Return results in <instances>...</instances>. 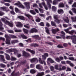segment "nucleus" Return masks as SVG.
Returning <instances> with one entry per match:
<instances>
[{"instance_id":"nucleus-1","label":"nucleus","mask_w":76,"mask_h":76,"mask_svg":"<svg viewBox=\"0 0 76 76\" xmlns=\"http://www.w3.org/2000/svg\"><path fill=\"white\" fill-rule=\"evenodd\" d=\"M1 20L4 23H5L6 24L8 25L11 28H13V23H10L8 21L6 20V19L4 18H2L1 19Z\"/></svg>"},{"instance_id":"nucleus-2","label":"nucleus","mask_w":76,"mask_h":76,"mask_svg":"<svg viewBox=\"0 0 76 76\" xmlns=\"http://www.w3.org/2000/svg\"><path fill=\"white\" fill-rule=\"evenodd\" d=\"M66 38L68 39H69L70 38L72 39V42L74 44H76V36L75 35L72 36H67Z\"/></svg>"},{"instance_id":"nucleus-3","label":"nucleus","mask_w":76,"mask_h":76,"mask_svg":"<svg viewBox=\"0 0 76 76\" xmlns=\"http://www.w3.org/2000/svg\"><path fill=\"white\" fill-rule=\"evenodd\" d=\"M29 32L30 33L34 34V33H37L38 32V29L36 28H33L30 29Z\"/></svg>"},{"instance_id":"nucleus-4","label":"nucleus","mask_w":76,"mask_h":76,"mask_svg":"<svg viewBox=\"0 0 76 76\" xmlns=\"http://www.w3.org/2000/svg\"><path fill=\"white\" fill-rule=\"evenodd\" d=\"M14 5H15V6H18L19 7H21V8H23V9L25 8L24 6L21 4V3H20V2L19 1H18V2L15 3Z\"/></svg>"},{"instance_id":"nucleus-5","label":"nucleus","mask_w":76,"mask_h":76,"mask_svg":"<svg viewBox=\"0 0 76 76\" xmlns=\"http://www.w3.org/2000/svg\"><path fill=\"white\" fill-rule=\"evenodd\" d=\"M30 56V55L29 53L26 52L25 51H23V53L22 56L23 57H24L26 58V57H28Z\"/></svg>"},{"instance_id":"nucleus-6","label":"nucleus","mask_w":76,"mask_h":76,"mask_svg":"<svg viewBox=\"0 0 76 76\" xmlns=\"http://www.w3.org/2000/svg\"><path fill=\"white\" fill-rule=\"evenodd\" d=\"M0 10L2 11H5V12H8L9 11V9L6 7H0Z\"/></svg>"},{"instance_id":"nucleus-7","label":"nucleus","mask_w":76,"mask_h":76,"mask_svg":"<svg viewBox=\"0 0 76 76\" xmlns=\"http://www.w3.org/2000/svg\"><path fill=\"white\" fill-rule=\"evenodd\" d=\"M38 58H33L30 59V61L31 63H37L38 62Z\"/></svg>"},{"instance_id":"nucleus-8","label":"nucleus","mask_w":76,"mask_h":76,"mask_svg":"<svg viewBox=\"0 0 76 76\" xmlns=\"http://www.w3.org/2000/svg\"><path fill=\"white\" fill-rule=\"evenodd\" d=\"M32 38H34L35 39H38V40H40L41 39V37H39L38 35H35L31 36Z\"/></svg>"},{"instance_id":"nucleus-9","label":"nucleus","mask_w":76,"mask_h":76,"mask_svg":"<svg viewBox=\"0 0 76 76\" xmlns=\"http://www.w3.org/2000/svg\"><path fill=\"white\" fill-rule=\"evenodd\" d=\"M52 2V1L51 0H48L47 2V6H48L49 9H51V4H50V3H51Z\"/></svg>"},{"instance_id":"nucleus-10","label":"nucleus","mask_w":76,"mask_h":76,"mask_svg":"<svg viewBox=\"0 0 76 76\" xmlns=\"http://www.w3.org/2000/svg\"><path fill=\"white\" fill-rule=\"evenodd\" d=\"M66 66H62L61 68V65H59V70L60 71H61V70H66Z\"/></svg>"},{"instance_id":"nucleus-11","label":"nucleus","mask_w":76,"mask_h":76,"mask_svg":"<svg viewBox=\"0 0 76 76\" xmlns=\"http://www.w3.org/2000/svg\"><path fill=\"white\" fill-rule=\"evenodd\" d=\"M26 51H28V52H30V53H31L32 54H35V51L31 50L28 48H27L26 49Z\"/></svg>"},{"instance_id":"nucleus-12","label":"nucleus","mask_w":76,"mask_h":76,"mask_svg":"<svg viewBox=\"0 0 76 76\" xmlns=\"http://www.w3.org/2000/svg\"><path fill=\"white\" fill-rule=\"evenodd\" d=\"M60 30L58 28H57L56 29H53L52 30V32L53 34H56L57 32H58Z\"/></svg>"},{"instance_id":"nucleus-13","label":"nucleus","mask_w":76,"mask_h":76,"mask_svg":"<svg viewBox=\"0 0 76 76\" xmlns=\"http://www.w3.org/2000/svg\"><path fill=\"white\" fill-rule=\"evenodd\" d=\"M17 27L22 28L23 26V24L20 22H18L17 24L16 25Z\"/></svg>"},{"instance_id":"nucleus-14","label":"nucleus","mask_w":76,"mask_h":76,"mask_svg":"<svg viewBox=\"0 0 76 76\" xmlns=\"http://www.w3.org/2000/svg\"><path fill=\"white\" fill-rule=\"evenodd\" d=\"M24 4L25 5L27 9H29V8H30V6H29V3L28 2H24Z\"/></svg>"},{"instance_id":"nucleus-15","label":"nucleus","mask_w":76,"mask_h":76,"mask_svg":"<svg viewBox=\"0 0 76 76\" xmlns=\"http://www.w3.org/2000/svg\"><path fill=\"white\" fill-rule=\"evenodd\" d=\"M19 71L17 72H15V74L12 73L11 74L12 76H18L19 75Z\"/></svg>"},{"instance_id":"nucleus-16","label":"nucleus","mask_w":76,"mask_h":76,"mask_svg":"<svg viewBox=\"0 0 76 76\" xmlns=\"http://www.w3.org/2000/svg\"><path fill=\"white\" fill-rule=\"evenodd\" d=\"M4 54L6 56V58L7 60H9L10 59V56L6 53H5Z\"/></svg>"},{"instance_id":"nucleus-17","label":"nucleus","mask_w":76,"mask_h":76,"mask_svg":"<svg viewBox=\"0 0 76 76\" xmlns=\"http://www.w3.org/2000/svg\"><path fill=\"white\" fill-rule=\"evenodd\" d=\"M0 57L1 60L3 61L4 63H6V62H4L5 61V59H4V56L3 55H0Z\"/></svg>"},{"instance_id":"nucleus-18","label":"nucleus","mask_w":76,"mask_h":76,"mask_svg":"<svg viewBox=\"0 0 76 76\" xmlns=\"http://www.w3.org/2000/svg\"><path fill=\"white\" fill-rule=\"evenodd\" d=\"M58 6L59 7H64V4L62 2L59 3Z\"/></svg>"},{"instance_id":"nucleus-19","label":"nucleus","mask_w":76,"mask_h":76,"mask_svg":"<svg viewBox=\"0 0 76 76\" xmlns=\"http://www.w3.org/2000/svg\"><path fill=\"white\" fill-rule=\"evenodd\" d=\"M18 19H20V20H25V17H23V16H19L18 17Z\"/></svg>"},{"instance_id":"nucleus-20","label":"nucleus","mask_w":76,"mask_h":76,"mask_svg":"<svg viewBox=\"0 0 76 76\" xmlns=\"http://www.w3.org/2000/svg\"><path fill=\"white\" fill-rule=\"evenodd\" d=\"M19 42L18 40H13L11 41V44H14L16 43H17V42Z\"/></svg>"},{"instance_id":"nucleus-21","label":"nucleus","mask_w":76,"mask_h":76,"mask_svg":"<svg viewBox=\"0 0 76 76\" xmlns=\"http://www.w3.org/2000/svg\"><path fill=\"white\" fill-rule=\"evenodd\" d=\"M41 67H42V66L40 64L37 65L36 66V69L39 70H41Z\"/></svg>"},{"instance_id":"nucleus-22","label":"nucleus","mask_w":76,"mask_h":76,"mask_svg":"<svg viewBox=\"0 0 76 76\" xmlns=\"http://www.w3.org/2000/svg\"><path fill=\"white\" fill-rule=\"evenodd\" d=\"M58 12L59 14H61V13H63L64 11L62 9L59 10H58Z\"/></svg>"},{"instance_id":"nucleus-23","label":"nucleus","mask_w":76,"mask_h":76,"mask_svg":"<svg viewBox=\"0 0 76 76\" xmlns=\"http://www.w3.org/2000/svg\"><path fill=\"white\" fill-rule=\"evenodd\" d=\"M48 61H49L51 63H54V61L52 59L50 58H49L48 59Z\"/></svg>"},{"instance_id":"nucleus-24","label":"nucleus","mask_w":76,"mask_h":76,"mask_svg":"<svg viewBox=\"0 0 76 76\" xmlns=\"http://www.w3.org/2000/svg\"><path fill=\"white\" fill-rule=\"evenodd\" d=\"M20 36L22 37V38H23V39H26L28 38V37H27L26 36H25V35H24L23 34H21Z\"/></svg>"},{"instance_id":"nucleus-25","label":"nucleus","mask_w":76,"mask_h":76,"mask_svg":"<svg viewBox=\"0 0 76 76\" xmlns=\"http://www.w3.org/2000/svg\"><path fill=\"white\" fill-rule=\"evenodd\" d=\"M55 69L57 70H59L60 71V67H59V68H58V65H56L55 66ZM59 67H60V65H59Z\"/></svg>"},{"instance_id":"nucleus-26","label":"nucleus","mask_w":76,"mask_h":76,"mask_svg":"<svg viewBox=\"0 0 76 76\" xmlns=\"http://www.w3.org/2000/svg\"><path fill=\"white\" fill-rule=\"evenodd\" d=\"M3 24H2V23L0 21V29L1 30H3V29H4V28L3 27Z\"/></svg>"},{"instance_id":"nucleus-27","label":"nucleus","mask_w":76,"mask_h":76,"mask_svg":"<svg viewBox=\"0 0 76 76\" xmlns=\"http://www.w3.org/2000/svg\"><path fill=\"white\" fill-rule=\"evenodd\" d=\"M57 48H63L64 47L62 46V45L61 44H59L57 46Z\"/></svg>"},{"instance_id":"nucleus-28","label":"nucleus","mask_w":76,"mask_h":76,"mask_svg":"<svg viewBox=\"0 0 76 76\" xmlns=\"http://www.w3.org/2000/svg\"><path fill=\"white\" fill-rule=\"evenodd\" d=\"M44 75V72L39 73L36 75V76H43Z\"/></svg>"},{"instance_id":"nucleus-29","label":"nucleus","mask_w":76,"mask_h":76,"mask_svg":"<svg viewBox=\"0 0 76 76\" xmlns=\"http://www.w3.org/2000/svg\"><path fill=\"white\" fill-rule=\"evenodd\" d=\"M23 32H24L25 34H28V30H27L25 28H23Z\"/></svg>"},{"instance_id":"nucleus-30","label":"nucleus","mask_w":76,"mask_h":76,"mask_svg":"<svg viewBox=\"0 0 76 76\" xmlns=\"http://www.w3.org/2000/svg\"><path fill=\"white\" fill-rule=\"evenodd\" d=\"M5 37L6 38V40L10 39V37L9 36L8 34H5Z\"/></svg>"},{"instance_id":"nucleus-31","label":"nucleus","mask_w":76,"mask_h":76,"mask_svg":"<svg viewBox=\"0 0 76 76\" xmlns=\"http://www.w3.org/2000/svg\"><path fill=\"white\" fill-rule=\"evenodd\" d=\"M6 44L8 45H10V40L9 39L6 40Z\"/></svg>"},{"instance_id":"nucleus-32","label":"nucleus","mask_w":76,"mask_h":76,"mask_svg":"<svg viewBox=\"0 0 76 76\" xmlns=\"http://www.w3.org/2000/svg\"><path fill=\"white\" fill-rule=\"evenodd\" d=\"M51 25L52 26H55V27H56V26H57V25H56V23L53 21L51 22Z\"/></svg>"},{"instance_id":"nucleus-33","label":"nucleus","mask_w":76,"mask_h":76,"mask_svg":"<svg viewBox=\"0 0 76 76\" xmlns=\"http://www.w3.org/2000/svg\"><path fill=\"white\" fill-rule=\"evenodd\" d=\"M10 37L11 38H13V39H16L17 38V37L16 36H15L13 35H10Z\"/></svg>"},{"instance_id":"nucleus-34","label":"nucleus","mask_w":76,"mask_h":76,"mask_svg":"<svg viewBox=\"0 0 76 76\" xmlns=\"http://www.w3.org/2000/svg\"><path fill=\"white\" fill-rule=\"evenodd\" d=\"M58 2L57 0H54L53 2V4L54 5H56V4H58Z\"/></svg>"},{"instance_id":"nucleus-35","label":"nucleus","mask_w":76,"mask_h":76,"mask_svg":"<svg viewBox=\"0 0 76 76\" xmlns=\"http://www.w3.org/2000/svg\"><path fill=\"white\" fill-rule=\"evenodd\" d=\"M30 12L31 13V14H32V15H36V13L34 10H31L30 11Z\"/></svg>"},{"instance_id":"nucleus-36","label":"nucleus","mask_w":76,"mask_h":76,"mask_svg":"<svg viewBox=\"0 0 76 76\" xmlns=\"http://www.w3.org/2000/svg\"><path fill=\"white\" fill-rule=\"evenodd\" d=\"M30 72L32 74H34V73H36V71L34 69H31L30 71Z\"/></svg>"},{"instance_id":"nucleus-37","label":"nucleus","mask_w":76,"mask_h":76,"mask_svg":"<svg viewBox=\"0 0 76 76\" xmlns=\"http://www.w3.org/2000/svg\"><path fill=\"white\" fill-rule=\"evenodd\" d=\"M26 63V61L24 60L23 61H22L20 62L21 64H22V65H23V64H25Z\"/></svg>"},{"instance_id":"nucleus-38","label":"nucleus","mask_w":76,"mask_h":76,"mask_svg":"<svg viewBox=\"0 0 76 76\" xmlns=\"http://www.w3.org/2000/svg\"><path fill=\"white\" fill-rule=\"evenodd\" d=\"M52 10L53 12H56V7L55 6H52Z\"/></svg>"},{"instance_id":"nucleus-39","label":"nucleus","mask_w":76,"mask_h":76,"mask_svg":"<svg viewBox=\"0 0 76 76\" xmlns=\"http://www.w3.org/2000/svg\"><path fill=\"white\" fill-rule=\"evenodd\" d=\"M25 15L26 16V17H27L28 19H30V18H31L32 16L31 15L28 14H25Z\"/></svg>"},{"instance_id":"nucleus-40","label":"nucleus","mask_w":76,"mask_h":76,"mask_svg":"<svg viewBox=\"0 0 76 76\" xmlns=\"http://www.w3.org/2000/svg\"><path fill=\"white\" fill-rule=\"evenodd\" d=\"M71 10L74 13H76V9L75 8H72Z\"/></svg>"},{"instance_id":"nucleus-41","label":"nucleus","mask_w":76,"mask_h":76,"mask_svg":"<svg viewBox=\"0 0 76 76\" xmlns=\"http://www.w3.org/2000/svg\"><path fill=\"white\" fill-rule=\"evenodd\" d=\"M58 16L57 15H53V18L54 19H55L56 20V19H58Z\"/></svg>"},{"instance_id":"nucleus-42","label":"nucleus","mask_w":76,"mask_h":76,"mask_svg":"<svg viewBox=\"0 0 76 76\" xmlns=\"http://www.w3.org/2000/svg\"><path fill=\"white\" fill-rule=\"evenodd\" d=\"M46 32L48 34H50V32L49 31V29H48V27L45 28Z\"/></svg>"},{"instance_id":"nucleus-43","label":"nucleus","mask_w":76,"mask_h":76,"mask_svg":"<svg viewBox=\"0 0 76 76\" xmlns=\"http://www.w3.org/2000/svg\"><path fill=\"white\" fill-rule=\"evenodd\" d=\"M55 60L58 63H60V61H61V60H60L58 58H56L55 59Z\"/></svg>"},{"instance_id":"nucleus-44","label":"nucleus","mask_w":76,"mask_h":76,"mask_svg":"<svg viewBox=\"0 0 76 76\" xmlns=\"http://www.w3.org/2000/svg\"><path fill=\"white\" fill-rule=\"evenodd\" d=\"M41 19L39 17L37 18V19L36 20V21L37 22H40L41 21Z\"/></svg>"},{"instance_id":"nucleus-45","label":"nucleus","mask_w":76,"mask_h":76,"mask_svg":"<svg viewBox=\"0 0 76 76\" xmlns=\"http://www.w3.org/2000/svg\"><path fill=\"white\" fill-rule=\"evenodd\" d=\"M39 63H40V64H43V61H42V60L41 58H39Z\"/></svg>"},{"instance_id":"nucleus-46","label":"nucleus","mask_w":76,"mask_h":76,"mask_svg":"<svg viewBox=\"0 0 76 76\" xmlns=\"http://www.w3.org/2000/svg\"><path fill=\"white\" fill-rule=\"evenodd\" d=\"M39 63H40V64H43V61H42V60L41 58H39Z\"/></svg>"},{"instance_id":"nucleus-47","label":"nucleus","mask_w":76,"mask_h":76,"mask_svg":"<svg viewBox=\"0 0 76 76\" xmlns=\"http://www.w3.org/2000/svg\"><path fill=\"white\" fill-rule=\"evenodd\" d=\"M42 58L43 60V61H44V60H46L47 58L46 56H45L44 55H42Z\"/></svg>"},{"instance_id":"nucleus-48","label":"nucleus","mask_w":76,"mask_h":76,"mask_svg":"<svg viewBox=\"0 0 76 76\" xmlns=\"http://www.w3.org/2000/svg\"><path fill=\"white\" fill-rule=\"evenodd\" d=\"M54 22H56V23H60V20L58 19L55 20Z\"/></svg>"},{"instance_id":"nucleus-49","label":"nucleus","mask_w":76,"mask_h":76,"mask_svg":"<svg viewBox=\"0 0 76 76\" xmlns=\"http://www.w3.org/2000/svg\"><path fill=\"white\" fill-rule=\"evenodd\" d=\"M31 45L33 46V47H38V46H39V45L37 43H35L32 44Z\"/></svg>"},{"instance_id":"nucleus-50","label":"nucleus","mask_w":76,"mask_h":76,"mask_svg":"<svg viewBox=\"0 0 76 76\" xmlns=\"http://www.w3.org/2000/svg\"><path fill=\"white\" fill-rule=\"evenodd\" d=\"M75 30H72L70 31L69 32V34L71 35H73L74 33H75Z\"/></svg>"},{"instance_id":"nucleus-51","label":"nucleus","mask_w":76,"mask_h":76,"mask_svg":"<svg viewBox=\"0 0 76 76\" xmlns=\"http://www.w3.org/2000/svg\"><path fill=\"white\" fill-rule=\"evenodd\" d=\"M0 67H2L3 68H4V67H6V65L3 64H0Z\"/></svg>"},{"instance_id":"nucleus-52","label":"nucleus","mask_w":76,"mask_h":76,"mask_svg":"<svg viewBox=\"0 0 76 76\" xmlns=\"http://www.w3.org/2000/svg\"><path fill=\"white\" fill-rule=\"evenodd\" d=\"M72 71V70L69 67H67V69L66 70V72H70Z\"/></svg>"},{"instance_id":"nucleus-53","label":"nucleus","mask_w":76,"mask_h":76,"mask_svg":"<svg viewBox=\"0 0 76 76\" xmlns=\"http://www.w3.org/2000/svg\"><path fill=\"white\" fill-rule=\"evenodd\" d=\"M24 27L28 29H30V28H31V27H30V26L26 25H24Z\"/></svg>"},{"instance_id":"nucleus-54","label":"nucleus","mask_w":76,"mask_h":76,"mask_svg":"<svg viewBox=\"0 0 76 76\" xmlns=\"http://www.w3.org/2000/svg\"><path fill=\"white\" fill-rule=\"evenodd\" d=\"M39 25L41 26H44V23L43 22L40 23Z\"/></svg>"},{"instance_id":"nucleus-55","label":"nucleus","mask_w":76,"mask_h":76,"mask_svg":"<svg viewBox=\"0 0 76 76\" xmlns=\"http://www.w3.org/2000/svg\"><path fill=\"white\" fill-rule=\"evenodd\" d=\"M7 52L9 53H10L11 52H13V50L11 49L8 50H7Z\"/></svg>"},{"instance_id":"nucleus-56","label":"nucleus","mask_w":76,"mask_h":76,"mask_svg":"<svg viewBox=\"0 0 76 76\" xmlns=\"http://www.w3.org/2000/svg\"><path fill=\"white\" fill-rule=\"evenodd\" d=\"M71 19L72 20V22H76V17L75 18L72 17L71 18Z\"/></svg>"},{"instance_id":"nucleus-57","label":"nucleus","mask_w":76,"mask_h":76,"mask_svg":"<svg viewBox=\"0 0 76 76\" xmlns=\"http://www.w3.org/2000/svg\"><path fill=\"white\" fill-rule=\"evenodd\" d=\"M11 61H15V60H16V58L13 57H12L11 59Z\"/></svg>"},{"instance_id":"nucleus-58","label":"nucleus","mask_w":76,"mask_h":76,"mask_svg":"<svg viewBox=\"0 0 76 76\" xmlns=\"http://www.w3.org/2000/svg\"><path fill=\"white\" fill-rule=\"evenodd\" d=\"M8 32L9 33H10L11 34H13V33H14V31H13L11 30H8Z\"/></svg>"},{"instance_id":"nucleus-59","label":"nucleus","mask_w":76,"mask_h":76,"mask_svg":"<svg viewBox=\"0 0 76 76\" xmlns=\"http://www.w3.org/2000/svg\"><path fill=\"white\" fill-rule=\"evenodd\" d=\"M4 15V13L0 11V16H3Z\"/></svg>"},{"instance_id":"nucleus-60","label":"nucleus","mask_w":76,"mask_h":76,"mask_svg":"<svg viewBox=\"0 0 76 76\" xmlns=\"http://www.w3.org/2000/svg\"><path fill=\"white\" fill-rule=\"evenodd\" d=\"M68 59H69V60H72V61H74L75 58L73 57H69Z\"/></svg>"},{"instance_id":"nucleus-61","label":"nucleus","mask_w":76,"mask_h":76,"mask_svg":"<svg viewBox=\"0 0 76 76\" xmlns=\"http://www.w3.org/2000/svg\"><path fill=\"white\" fill-rule=\"evenodd\" d=\"M50 69L51 71H54V67L53 66H51L50 67Z\"/></svg>"},{"instance_id":"nucleus-62","label":"nucleus","mask_w":76,"mask_h":76,"mask_svg":"<svg viewBox=\"0 0 76 76\" xmlns=\"http://www.w3.org/2000/svg\"><path fill=\"white\" fill-rule=\"evenodd\" d=\"M15 32H22V30H20L16 29L15 30Z\"/></svg>"},{"instance_id":"nucleus-63","label":"nucleus","mask_w":76,"mask_h":76,"mask_svg":"<svg viewBox=\"0 0 76 76\" xmlns=\"http://www.w3.org/2000/svg\"><path fill=\"white\" fill-rule=\"evenodd\" d=\"M43 55L45 56L46 57H48V54L47 53H44Z\"/></svg>"},{"instance_id":"nucleus-64","label":"nucleus","mask_w":76,"mask_h":76,"mask_svg":"<svg viewBox=\"0 0 76 76\" xmlns=\"http://www.w3.org/2000/svg\"><path fill=\"white\" fill-rule=\"evenodd\" d=\"M10 12L11 13V14H12V15H15V13L13 10L12 11H10Z\"/></svg>"}]
</instances>
